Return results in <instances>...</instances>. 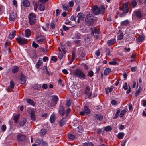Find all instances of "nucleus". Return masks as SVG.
<instances>
[{"label": "nucleus", "instance_id": "obj_1", "mask_svg": "<svg viewBox=\"0 0 146 146\" xmlns=\"http://www.w3.org/2000/svg\"><path fill=\"white\" fill-rule=\"evenodd\" d=\"M85 21L86 25L88 26L92 25L95 21L94 17L91 14H87L86 17Z\"/></svg>", "mask_w": 146, "mask_h": 146}, {"label": "nucleus", "instance_id": "obj_2", "mask_svg": "<svg viewBox=\"0 0 146 146\" xmlns=\"http://www.w3.org/2000/svg\"><path fill=\"white\" fill-rule=\"evenodd\" d=\"M73 75L76 77L80 78L81 80L86 79V75L80 69H77L74 72Z\"/></svg>", "mask_w": 146, "mask_h": 146}, {"label": "nucleus", "instance_id": "obj_3", "mask_svg": "<svg viewBox=\"0 0 146 146\" xmlns=\"http://www.w3.org/2000/svg\"><path fill=\"white\" fill-rule=\"evenodd\" d=\"M30 24L31 25L34 24L36 21V15L34 13L29 14L28 16Z\"/></svg>", "mask_w": 146, "mask_h": 146}, {"label": "nucleus", "instance_id": "obj_4", "mask_svg": "<svg viewBox=\"0 0 146 146\" xmlns=\"http://www.w3.org/2000/svg\"><path fill=\"white\" fill-rule=\"evenodd\" d=\"M17 42L20 45H24L27 43L28 41L27 39L20 36H19L16 38Z\"/></svg>", "mask_w": 146, "mask_h": 146}, {"label": "nucleus", "instance_id": "obj_5", "mask_svg": "<svg viewBox=\"0 0 146 146\" xmlns=\"http://www.w3.org/2000/svg\"><path fill=\"white\" fill-rule=\"evenodd\" d=\"M128 5V2H125L121 6L119 7V9L123 11H126V13H128L129 11Z\"/></svg>", "mask_w": 146, "mask_h": 146}, {"label": "nucleus", "instance_id": "obj_6", "mask_svg": "<svg viewBox=\"0 0 146 146\" xmlns=\"http://www.w3.org/2000/svg\"><path fill=\"white\" fill-rule=\"evenodd\" d=\"M36 42L39 43H41L43 42L45 39V38L43 36L40 34H37L36 37Z\"/></svg>", "mask_w": 146, "mask_h": 146}, {"label": "nucleus", "instance_id": "obj_7", "mask_svg": "<svg viewBox=\"0 0 146 146\" xmlns=\"http://www.w3.org/2000/svg\"><path fill=\"white\" fill-rule=\"evenodd\" d=\"M85 94L88 96V98L89 99H91L92 91L90 90V88L89 86H86L85 89Z\"/></svg>", "mask_w": 146, "mask_h": 146}, {"label": "nucleus", "instance_id": "obj_8", "mask_svg": "<svg viewBox=\"0 0 146 146\" xmlns=\"http://www.w3.org/2000/svg\"><path fill=\"white\" fill-rule=\"evenodd\" d=\"M90 111L88 109V107L85 106L84 107V110L83 111L80 112V114L83 116L85 115V114L88 115L90 113Z\"/></svg>", "mask_w": 146, "mask_h": 146}, {"label": "nucleus", "instance_id": "obj_9", "mask_svg": "<svg viewBox=\"0 0 146 146\" xmlns=\"http://www.w3.org/2000/svg\"><path fill=\"white\" fill-rule=\"evenodd\" d=\"M123 89L125 90H127L128 89V90L126 91V93L127 94L129 93L131 90V89L129 85H128L127 83H125L124 85L123 86Z\"/></svg>", "mask_w": 146, "mask_h": 146}, {"label": "nucleus", "instance_id": "obj_10", "mask_svg": "<svg viewBox=\"0 0 146 146\" xmlns=\"http://www.w3.org/2000/svg\"><path fill=\"white\" fill-rule=\"evenodd\" d=\"M84 17V16L83 13H79L77 15V17L78 18L77 22L78 23H79L80 21H82Z\"/></svg>", "mask_w": 146, "mask_h": 146}, {"label": "nucleus", "instance_id": "obj_11", "mask_svg": "<svg viewBox=\"0 0 146 146\" xmlns=\"http://www.w3.org/2000/svg\"><path fill=\"white\" fill-rule=\"evenodd\" d=\"M59 113L60 115L63 116L65 114L64 109L63 107L60 104L59 110Z\"/></svg>", "mask_w": 146, "mask_h": 146}, {"label": "nucleus", "instance_id": "obj_12", "mask_svg": "<svg viewBox=\"0 0 146 146\" xmlns=\"http://www.w3.org/2000/svg\"><path fill=\"white\" fill-rule=\"evenodd\" d=\"M26 138V136L21 133H19L17 136V139L20 141L24 140Z\"/></svg>", "mask_w": 146, "mask_h": 146}, {"label": "nucleus", "instance_id": "obj_13", "mask_svg": "<svg viewBox=\"0 0 146 146\" xmlns=\"http://www.w3.org/2000/svg\"><path fill=\"white\" fill-rule=\"evenodd\" d=\"M68 118H63L59 121V124L60 127L63 126L66 123L67 121V119Z\"/></svg>", "mask_w": 146, "mask_h": 146}, {"label": "nucleus", "instance_id": "obj_14", "mask_svg": "<svg viewBox=\"0 0 146 146\" xmlns=\"http://www.w3.org/2000/svg\"><path fill=\"white\" fill-rule=\"evenodd\" d=\"M31 31L30 29H27L25 30V37L27 38L31 36Z\"/></svg>", "mask_w": 146, "mask_h": 146}, {"label": "nucleus", "instance_id": "obj_15", "mask_svg": "<svg viewBox=\"0 0 146 146\" xmlns=\"http://www.w3.org/2000/svg\"><path fill=\"white\" fill-rule=\"evenodd\" d=\"M91 30L92 31L91 32V34L92 36H94V32L95 34H98L99 33V31L98 29L96 27H94L93 28H91Z\"/></svg>", "mask_w": 146, "mask_h": 146}, {"label": "nucleus", "instance_id": "obj_16", "mask_svg": "<svg viewBox=\"0 0 146 146\" xmlns=\"http://www.w3.org/2000/svg\"><path fill=\"white\" fill-rule=\"evenodd\" d=\"M93 12L96 15H98L100 14L99 8L97 6H94L92 8Z\"/></svg>", "mask_w": 146, "mask_h": 146}, {"label": "nucleus", "instance_id": "obj_17", "mask_svg": "<svg viewBox=\"0 0 146 146\" xmlns=\"http://www.w3.org/2000/svg\"><path fill=\"white\" fill-rule=\"evenodd\" d=\"M115 42L116 40L115 39H111L107 42L108 44L110 46L113 45Z\"/></svg>", "mask_w": 146, "mask_h": 146}, {"label": "nucleus", "instance_id": "obj_18", "mask_svg": "<svg viewBox=\"0 0 146 146\" xmlns=\"http://www.w3.org/2000/svg\"><path fill=\"white\" fill-rule=\"evenodd\" d=\"M22 4L25 7H28L30 5V2L28 0H24L22 2Z\"/></svg>", "mask_w": 146, "mask_h": 146}, {"label": "nucleus", "instance_id": "obj_19", "mask_svg": "<svg viewBox=\"0 0 146 146\" xmlns=\"http://www.w3.org/2000/svg\"><path fill=\"white\" fill-rule=\"evenodd\" d=\"M16 17V15L14 13H11L9 15V19L10 21H15Z\"/></svg>", "mask_w": 146, "mask_h": 146}, {"label": "nucleus", "instance_id": "obj_20", "mask_svg": "<svg viewBox=\"0 0 146 146\" xmlns=\"http://www.w3.org/2000/svg\"><path fill=\"white\" fill-rule=\"evenodd\" d=\"M20 79L21 84H24L25 82L26 78L24 75L21 74Z\"/></svg>", "mask_w": 146, "mask_h": 146}, {"label": "nucleus", "instance_id": "obj_21", "mask_svg": "<svg viewBox=\"0 0 146 146\" xmlns=\"http://www.w3.org/2000/svg\"><path fill=\"white\" fill-rule=\"evenodd\" d=\"M19 70V68L16 66H14L11 69V71L13 73H15L17 72Z\"/></svg>", "mask_w": 146, "mask_h": 146}, {"label": "nucleus", "instance_id": "obj_22", "mask_svg": "<svg viewBox=\"0 0 146 146\" xmlns=\"http://www.w3.org/2000/svg\"><path fill=\"white\" fill-rule=\"evenodd\" d=\"M144 36L143 34H141L137 39V40L138 42H141L144 39Z\"/></svg>", "mask_w": 146, "mask_h": 146}, {"label": "nucleus", "instance_id": "obj_23", "mask_svg": "<svg viewBox=\"0 0 146 146\" xmlns=\"http://www.w3.org/2000/svg\"><path fill=\"white\" fill-rule=\"evenodd\" d=\"M31 117V120L33 121H35V111L31 110L30 113Z\"/></svg>", "mask_w": 146, "mask_h": 146}, {"label": "nucleus", "instance_id": "obj_24", "mask_svg": "<svg viewBox=\"0 0 146 146\" xmlns=\"http://www.w3.org/2000/svg\"><path fill=\"white\" fill-rule=\"evenodd\" d=\"M16 35V32L15 31H14L11 33H10L9 36V38L11 39H12L14 38Z\"/></svg>", "mask_w": 146, "mask_h": 146}, {"label": "nucleus", "instance_id": "obj_25", "mask_svg": "<svg viewBox=\"0 0 146 146\" xmlns=\"http://www.w3.org/2000/svg\"><path fill=\"white\" fill-rule=\"evenodd\" d=\"M42 64V59L41 58H39L37 64H36V67L38 69L40 66Z\"/></svg>", "mask_w": 146, "mask_h": 146}, {"label": "nucleus", "instance_id": "obj_26", "mask_svg": "<svg viewBox=\"0 0 146 146\" xmlns=\"http://www.w3.org/2000/svg\"><path fill=\"white\" fill-rule=\"evenodd\" d=\"M131 4L132 7L133 8L136 7L137 6V3L135 0H132Z\"/></svg>", "mask_w": 146, "mask_h": 146}, {"label": "nucleus", "instance_id": "obj_27", "mask_svg": "<svg viewBox=\"0 0 146 146\" xmlns=\"http://www.w3.org/2000/svg\"><path fill=\"white\" fill-rule=\"evenodd\" d=\"M27 103L29 104L30 105L34 106L35 105V103L32 100L29 99H27L26 100Z\"/></svg>", "mask_w": 146, "mask_h": 146}, {"label": "nucleus", "instance_id": "obj_28", "mask_svg": "<svg viewBox=\"0 0 146 146\" xmlns=\"http://www.w3.org/2000/svg\"><path fill=\"white\" fill-rule=\"evenodd\" d=\"M26 122V119L25 118H23L19 121V125L20 126H23Z\"/></svg>", "mask_w": 146, "mask_h": 146}, {"label": "nucleus", "instance_id": "obj_29", "mask_svg": "<svg viewBox=\"0 0 146 146\" xmlns=\"http://www.w3.org/2000/svg\"><path fill=\"white\" fill-rule=\"evenodd\" d=\"M127 110H128L127 108L125 110H122L121 111L120 114V117H123L125 113L127 111Z\"/></svg>", "mask_w": 146, "mask_h": 146}, {"label": "nucleus", "instance_id": "obj_30", "mask_svg": "<svg viewBox=\"0 0 146 146\" xmlns=\"http://www.w3.org/2000/svg\"><path fill=\"white\" fill-rule=\"evenodd\" d=\"M124 135L125 134L123 132H120L118 133L117 135V137L119 139H121L123 138Z\"/></svg>", "mask_w": 146, "mask_h": 146}, {"label": "nucleus", "instance_id": "obj_31", "mask_svg": "<svg viewBox=\"0 0 146 146\" xmlns=\"http://www.w3.org/2000/svg\"><path fill=\"white\" fill-rule=\"evenodd\" d=\"M129 23V21L128 20H125L121 23V26H126Z\"/></svg>", "mask_w": 146, "mask_h": 146}, {"label": "nucleus", "instance_id": "obj_32", "mask_svg": "<svg viewBox=\"0 0 146 146\" xmlns=\"http://www.w3.org/2000/svg\"><path fill=\"white\" fill-rule=\"evenodd\" d=\"M142 89L141 86H139L138 88V90L136 91L135 96V97H137L141 92Z\"/></svg>", "mask_w": 146, "mask_h": 146}, {"label": "nucleus", "instance_id": "obj_33", "mask_svg": "<svg viewBox=\"0 0 146 146\" xmlns=\"http://www.w3.org/2000/svg\"><path fill=\"white\" fill-rule=\"evenodd\" d=\"M99 13L100 14H103L104 12L105 7L103 6H101L99 8Z\"/></svg>", "mask_w": 146, "mask_h": 146}, {"label": "nucleus", "instance_id": "obj_34", "mask_svg": "<svg viewBox=\"0 0 146 146\" xmlns=\"http://www.w3.org/2000/svg\"><path fill=\"white\" fill-rule=\"evenodd\" d=\"M111 71V69L110 68H106L104 70V75H108Z\"/></svg>", "mask_w": 146, "mask_h": 146}, {"label": "nucleus", "instance_id": "obj_35", "mask_svg": "<svg viewBox=\"0 0 146 146\" xmlns=\"http://www.w3.org/2000/svg\"><path fill=\"white\" fill-rule=\"evenodd\" d=\"M55 115L53 114L52 115L50 118V122L51 123H53L55 122Z\"/></svg>", "mask_w": 146, "mask_h": 146}, {"label": "nucleus", "instance_id": "obj_36", "mask_svg": "<svg viewBox=\"0 0 146 146\" xmlns=\"http://www.w3.org/2000/svg\"><path fill=\"white\" fill-rule=\"evenodd\" d=\"M33 87L35 89L38 90L41 88V85L40 84H35L33 86Z\"/></svg>", "mask_w": 146, "mask_h": 146}, {"label": "nucleus", "instance_id": "obj_37", "mask_svg": "<svg viewBox=\"0 0 146 146\" xmlns=\"http://www.w3.org/2000/svg\"><path fill=\"white\" fill-rule=\"evenodd\" d=\"M135 14L137 17L138 18H140L142 17V15L141 13L139 11H136Z\"/></svg>", "mask_w": 146, "mask_h": 146}, {"label": "nucleus", "instance_id": "obj_38", "mask_svg": "<svg viewBox=\"0 0 146 146\" xmlns=\"http://www.w3.org/2000/svg\"><path fill=\"white\" fill-rule=\"evenodd\" d=\"M39 8L40 11H43L45 9V7L42 3H40L39 5Z\"/></svg>", "mask_w": 146, "mask_h": 146}, {"label": "nucleus", "instance_id": "obj_39", "mask_svg": "<svg viewBox=\"0 0 146 146\" xmlns=\"http://www.w3.org/2000/svg\"><path fill=\"white\" fill-rule=\"evenodd\" d=\"M105 52L106 55L107 56H110V50L109 48H106L105 50Z\"/></svg>", "mask_w": 146, "mask_h": 146}, {"label": "nucleus", "instance_id": "obj_40", "mask_svg": "<svg viewBox=\"0 0 146 146\" xmlns=\"http://www.w3.org/2000/svg\"><path fill=\"white\" fill-rule=\"evenodd\" d=\"M58 83L59 85H60L62 87H63L64 86V84L63 82V81L60 78L58 80Z\"/></svg>", "mask_w": 146, "mask_h": 146}, {"label": "nucleus", "instance_id": "obj_41", "mask_svg": "<svg viewBox=\"0 0 146 146\" xmlns=\"http://www.w3.org/2000/svg\"><path fill=\"white\" fill-rule=\"evenodd\" d=\"M82 146H94V145L92 143L88 142L84 143Z\"/></svg>", "mask_w": 146, "mask_h": 146}, {"label": "nucleus", "instance_id": "obj_42", "mask_svg": "<svg viewBox=\"0 0 146 146\" xmlns=\"http://www.w3.org/2000/svg\"><path fill=\"white\" fill-rule=\"evenodd\" d=\"M46 133V131L44 129H43L41 130L40 133L41 136H44Z\"/></svg>", "mask_w": 146, "mask_h": 146}, {"label": "nucleus", "instance_id": "obj_43", "mask_svg": "<svg viewBox=\"0 0 146 146\" xmlns=\"http://www.w3.org/2000/svg\"><path fill=\"white\" fill-rule=\"evenodd\" d=\"M19 115L18 114V115H15V116L14 117L13 119H14V120L15 123H17V122L18 121V119L19 118Z\"/></svg>", "mask_w": 146, "mask_h": 146}, {"label": "nucleus", "instance_id": "obj_44", "mask_svg": "<svg viewBox=\"0 0 146 146\" xmlns=\"http://www.w3.org/2000/svg\"><path fill=\"white\" fill-rule=\"evenodd\" d=\"M71 109L70 108H68L67 109L66 111V113L65 114V117L66 118H68V113L70 112Z\"/></svg>", "mask_w": 146, "mask_h": 146}, {"label": "nucleus", "instance_id": "obj_45", "mask_svg": "<svg viewBox=\"0 0 146 146\" xmlns=\"http://www.w3.org/2000/svg\"><path fill=\"white\" fill-rule=\"evenodd\" d=\"M120 110H118L117 111L115 116L113 117V118L114 119H116L118 117L120 113Z\"/></svg>", "mask_w": 146, "mask_h": 146}, {"label": "nucleus", "instance_id": "obj_46", "mask_svg": "<svg viewBox=\"0 0 146 146\" xmlns=\"http://www.w3.org/2000/svg\"><path fill=\"white\" fill-rule=\"evenodd\" d=\"M123 37V34L122 33H120L118 36V40H120L122 39Z\"/></svg>", "mask_w": 146, "mask_h": 146}, {"label": "nucleus", "instance_id": "obj_47", "mask_svg": "<svg viewBox=\"0 0 146 146\" xmlns=\"http://www.w3.org/2000/svg\"><path fill=\"white\" fill-rule=\"evenodd\" d=\"M112 128L110 126H108L104 128V130L106 131H109L112 130Z\"/></svg>", "mask_w": 146, "mask_h": 146}, {"label": "nucleus", "instance_id": "obj_48", "mask_svg": "<svg viewBox=\"0 0 146 146\" xmlns=\"http://www.w3.org/2000/svg\"><path fill=\"white\" fill-rule=\"evenodd\" d=\"M117 63L116 61L113 59V61L109 62V64L111 65H115L117 64Z\"/></svg>", "mask_w": 146, "mask_h": 146}, {"label": "nucleus", "instance_id": "obj_49", "mask_svg": "<svg viewBox=\"0 0 146 146\" xmlns=\"http://www.w3.org/2000/svg\"><path fill=\"white\" fill-rule=\"evenodd\" d=\"M58 97L56 96V95H54L53 96V98L52 100L56 102L57 103V102L58 101Z\"/></svg>", "mask_w": 146, "mask_h": 146}, {"label": "nucleus", "instance_id": "obj_50", "mask_svg": "<svg viewBox=\"0 0 146 146\" xmlns=\"http://www.w3.org/2000/svg\"><path fill=\"white\" fill-rule=\"evenodd\" d=\"M96 118L97 119L99 120H102L103 118V117L102 115H96Z\"/></svg>", "mask_w": 146, "mask_h": 146}, {"label": "nucleus", "instance_id": "obj_51", "mask_svg": "<svg viewBox=\"0 0 146 146\" xmlns=\"http://www.w3.org/2000/svg\"><path fill=\"white\" fill-rule=\"evenodd\" d=\"M32 45L35 48H36L39 46V45L36 44L35 42L33 41L32 42Z\"/></svg>", "mask_w": 146, "mask_h": 146}, {"label": "nucleus", "instance_id": "obj_52", "mask_svg": "<svg viewBox=\"0 0 146 146\" xmlns=\"http://www.w3.org/2000/svg\"><path fill=\"white\" fill-rule=\"evenodd\" d=\"M68 137L70 139L72 140H74L75 138V135L72 134L69 135Z\"/></svg>", "mask_w": 146, "mask_h": 146}, {"label": "nucleus", "instance_id": "obj_53", "mask_svg": "<svg viewBox=\"0 0 146 146\" xmlns=\"http://www.w3.org/2000/svg\"><path fill=\"white\" fill-rule=\"evenodd\" d=\"M58 57L60 60L63 57V54L62 52H60L58 54Z\"/></svg>", "mask_w": 146, "mask_h": 146}, {"label": "nucleus", "instance_id": "obj_54", "mask_svg": "<svg viewBox=\"0 0 146 146\" xmlns=\"http://www.w3.org/2000/svg\"><path fill=\"white\" fill-rule=\"evenodd\" d=\"M62 7L64 10L65 11L68 10L69 8V6L68 5H63Z\"/></svg>", "mask_w": 146, "mask_h": 146}, {"label": "nucleus", "instance_id": "obj_55", "mask_svg": "<svg viewBox=\"0 0 146 146\" xmlns=\"http://www.w3.org/2000/svg\"><path fill=\"white\" fill-rule=\"evenodd\" d=\"M111 103L112 105L115 106H116L118 104L117 101L115 100H112L111 102Z\"/></svg>", "mask_w": 146, "mask_h": 146}, {"label": "nucleus", "instance_id": "obj_56", "mask_svg": "<svg viewBox=\"0 0 146 146\" xmlns=\"http://www.w3.org/2000/svg\"><path fill=\"white\" fill-rule=\"evenodd\" d=\"M57 104V102L52 100L50 104V105L51 106H55Z\"/></svg>", "mask_w": 146, "mask_h": 146}, {"label": "nucleus", "instance_id": "obj_57", "mask_svg": "<svg viewBox=\"0 0 146 146\" xmlns=\"http://www.w3.org/2000/svg\"><path fill=\"white\" fill-rule=\"evenodd\" d=\"M42 139H37L36 141V143L37 145H40L41 144V141Z\"/></svg>", "mask_w": 146, "mask_h": 146}, {"label": "nucleus", "instance_id": "obj_58", "mask_svg": "<svg viewBox=\"0 0 146 146\" xmlns=\"http://www.w3.org/2000/svg\"><path fill=\"white\" fill-rule=\"evenodd\" d=\"M34 7V10L35 11H36L38 7V4L36 2H35L33 4Z\"/></svg>", "mask_w": 146, "mask_h": 146}, {"label": "nucleus", "instance_id": "obj_59", "mask_svg": "<svg viewBox=\"0 0 146 146\" xmlns=\"http://www.w3.org/2000/svg\"><path fill=\"white\" fill-rule=\"evenodd\" d=\"M128 13H126V11H123V13H121L119 14V16L120 17H122L126 15V14Z\"/></svg>", "mask_w": 146, "mask_h": 146}, {"label": "nucleus", "instance_id": "obj_60", "mask_svg": "<svg viewBox=\"0 0 146 146\" xmlns=\"http://www.w3.org/2000/svg\"><path fill=\"white\" fill-rule=\"evenodd\" d=\"M6 127L5 125H3L1 127V131L3 132L5 131L6 130Z\"/></svg>", "mask_w": 146, "mask_h": 146}, {"label": "nucleus", "instance_id": "obj_61", "mask_svg": "<svg viewBox=\"0 0 146 146\" xmlns=\"http://www.w3.org/2000/svg\"><path fill=\"white\" fill-rule=\"evenodd\" d=\"M93 71L91 70L88 72V76L90 77H92L93 75Z\"/></svg>", "mask_w": 146, "mask_h": 146}, {"label": "nucleus", "instance_id": "obj_62", "mask_svg": "<svg viewBox=\"0 0 146 146\" xmlns=\"http://www.w3.org/2000/svg\"><path fill=\"white\" fill-rule=\"evenodd\" d=\"M51 60L54 61V62H56L57 60V58L55 56H52Z\"/></svg>", "mask_w": 146, "mask_h": 146}, {"label": "nucleus", "instance_id": "obj_63", "mask_svg": "<svg viewBox=\"0 0 146 146\" xmlns=\"http://www.w3.org/2000/svg\"><path fill=\"white\" fill-rule=\"evenodd\" d=\"M50 28L51 29H54L55 27V25L54 23L52 22L50 24Z\"/></svg>", "mask_w": 146, "mask_h": 146}, {"label": "nucleus", "instance_id": "obj_64", "mask_svg": "<svg viewBox=\"0 0 146 146\" xmlns=\"http://www.w3.org/2000/svg\"><path fill=\"white\" fill-rule=\"evenodd\" d=\"M41 144L42 145L44 146H48L47 143L42 140L41 141Z\"/></svg>", "mask_w": 146, "mask_h": 146}]
</instances>
